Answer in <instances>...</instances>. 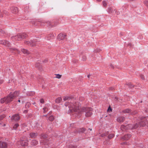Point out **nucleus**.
Here are the masks:
<instances>
[{
	"label": "nucleus",
	"instance_id": "obj_1",
	"mask_svg": "<svg viewBox=\"0 0 148 148\" xmlns=\"http://www.w3.org/2000/svg\"><path fill=\"white\" fill-rule=\"evenodd\" d=\"M63 100L64 101L68 100V101L66 102L64 104L65 106L66 107L68 106L69 109L68 111V113L70 114L74 112V111H71L69 112V111L71 110V109L72 110V108L73 110L76 109L77 107V106L79 104V103L78 102H76V101H74V99H72L68 96L64 97Z\"/></svg>",
	"mask_w": 148,
	"mask_h": 148
},
{
	"label": "nucleus",
	"instance_id": "obj_2",
	"mask_svg": "<svg viewBox=\"0 0 148 148\" xmlns=\"http://www.w3.org/2000/svg\"><path fill=\"white\" fill-rule=\"evenodd\" d=\"M77 106V107L76 109L73 110L72 108V110H71L69 111V112L73 111L74 112H77L79 114H81L82 112H85L86 113L85 115L87 117L90 116L92 114V108L84 107L81 108L80 105H79V104Z\"/></svg>",
	"mask_w": 148,
	"mask_h": 148
},
{
	"label": "nucleus",
	"instance_id": "obj_3",
	"mask_svg": "<svg viewBox=\"0 0 148 148\" xmlns=\"http://www.w3.org/2000/svg\"><path fill=\"white\" fill-rule=\"evenodd\" d=\"M19 95V92L15 91L13 92H10V94L7 97H4L1 99V103H5L7 104L12 101L13 99L18 96Z\"/></svg>",
	"mask_w": 148,
	"mask_h": 148
},
{
	"label": "nucleus",
	"instance_id": "obj_4",
	"mask_svg": "<svg viewBox=\"0 0 148 148\" xmlns=\"http://www.w3.org/2000/svg\"><path fill=\"white\" fill-rule=\"evenodd\" d=\"M27 36L25 34L19 33L17 35L12 37L11 38L13 40H20L26 38Z\"/></svg>",
	"mask_w": 148,
	"mask_h": 148
},
{
	"label": "nucleus",
	"instance_id": "obj_5",
	"mask_svg": "<svg viewBox=\"0 0 148 148\" xmlns=\"http://www.w3.org/2000/svg\"><path fill=\"white\" fill-rule=\"evenodd\" d=\"M28 140V139H27L25 136H23L22 138H21L20 140L18 141L17 144L22 146H27L28 145L27 143Z\"/></svg>",
	"mask_w": 148,
	"mask_h": 148
},
{
	"label": "nucleus",
	"instance_id": "obj_6",
	"mask_svg": "<svg viewBox=\"0 0 148 148\" xmlns=\"http://www.w3.org/2000/svg\"><path fill=\"white\" fill-rule=\"evenodd\" d=\"M41 138L42 139H44V140H41L40 141L41 144L44 145H49V143H47V140L46 138L47 137V135L45 134H42L40 136Z\"/></svg>",
	"mask_w": 148,
	"mask_h": 148
},
{
	"label": "nucleus",
	"instance_id": "obj_7",
	"mask_svg": "<svg viewBox=\"0 0 148 148\" xmlns=\"http://www.w3.org/2000/svg\"><path fill=\"white\" fill-rule=\"evenodd\" d=\"M121 128L122 130L132 129L133 128V126L131 124H128L126 125H123L121 126Z\"/></svg>",
	"mask_w": 148,
	"mask_h": 148
},
{
	"label": "nucleus",
	"instance_id": "obj_8",
	"mask_svg": "<svg viewBox=\"0 0 148 148\" xmlns=\"http://www.w3.org/2000/svg\"><path fill=\"white\" fill-rule=\"evenodd\" d=\"M132 135L130 134H127L124 136L121 137L120 139L123 140H128L131 137Z\"/></svg>",
	"mask_w": 148,
	"mask_h": 148
},
{
	"label": "nucleus",
	"instance_id": "obj_9",
	"mask_svg": "<svg viewBox=\"0 0 148 148\" xmlns=\"http://www.w3.org/2000/svg\"><path fill=\"white\" fill-rule=\"evenodd\" d=\"M0 44L4 45L8 47H10V44L9 42L5 40H0Z\"/></svg>",
	"mask_w": 148,
	"mask_h": 148
},
{
	"label": "nucleus",
	"instance_id": "obj_10",
	"mask_svg": "<svg viewBox=\"0 0 148 148\" xmlns=\"http://www.w3.org/2000/svg\"><path fill=\"white\" fill-rule=\"evenodd\" d=\"M147 122V119L146 117H144L141 119V121L139 122V124L141 126H144L145 125Z\"/></svg>",
	"mask_w": 148,
	"mask_h": 148
},
{
	"label": "nucleus",
	"instance_id": "obj_11",
	"mask_svg": "<svg viewBox=\"0 0 148 148\" xmlns=\"http://www.w3.org/2000/svg\"><path fill=\"white\" fill-rule=\"evenodd\" d=\"M20 116L18 114H16L12 115L11 117L12 121H17L19 120Z\"/></svg>",
	"mask_w": 148,
	"mask_h": 148
},
{
	"label": "nucleus",
	"instance_id": "obj_12",
	"mask_svg": "<svg viewBox=\"0 0 148 148\" xmlns=\"http://www.w3.org/2000/svg\"><path fill=\"white\" fill-rule=\"evenodd\" d=\"M122 113L124 114H131L132 115H134L136 113V112L135 111L132 112L131 110L129 109H127L123 110L122 111Z\"/></svg>",
	"mask_w": 148,
	"mask_h": 148
},
{
	"label": "nucleus",
	"instance_id": "obj_13",
	"mask_svg": "<svg viewBox=\"0 0 148 148\" xmlns=\"http://www.w3.org/2000/svg\"><path fill=\"white\" fill-rule=\"evenodd\" d=\"M25 44L30 45L31 46H34L36 44L35 40L31 41L30 42L29 41H25Z\"/></svg>",
	"mask_w": 148,
	"mask_h": 148
},
{
	"label": "nucleus",
	"instance_id": "obj_14",
	"mask_svg": "<svg viewBox=\"0 0 148 148\" xmlns=\"http://www.w3.org/2000/svg\"><path fill=\"white\" fill-rule=\"evenodd\" d=\"M7 145L6 143L4 142L0 141V148H7Z\"/></svg>",
	"mask_w": 148,
	"mask_h": 148
},
{
	"label": "nucleus",
	"instance_id": "obj_15",
	"mask_svg": "<svg viewBox=\"0 0 148 148\" xmlns=\"http://www.w3.org/2000/svg\"><path fill=\"white\" fill-rule=\"evenodd\" d=\"M125 117L122 116H119L117 119V121L119 123L123 122L125 120Z\"/></svg>",
	"mask_w": 148,
	"mask_h": 148
},
{
	"label": "nucleus",
	"instance_id": "obj_16",
	"mask_svg": "<svg viewBox=\"0 0 148 148\" xmlns=\"http://www.w3.org/2000/svg\"><path fill=\"white\" fill-rule=\"evenodd\" d=\"M65 35L62 34H60L57 36V38L59 40H62L63 39L65 38Z\"/></svg>",
	"mask_w": 148,
	"mask_h": 148
},
{
	"label": "nucleus",
	"instance_id": "obj_17",
	"mask_svg": "<svg viewBox=\"0 0 148 148\" xmlns=\"http://www.w3.org/2000/svg\"><path fill=\"white\" fill-rule=\"evenodd\" d=\"M38 135L37 133L32 132L30 133L29 136L30 138H36Z\"/></svg>",
	"mask_w": 148,
	"mask_h": 148
},
{
	"label": "nucleus",
	"instance_id": "obj_18",
	"mask_svg": "<svg viewBox=\"0 0 148 148\" xmlns=\"http://www.w3.org/2000/svg\"><path fill=\"white\" fill-rule=\"evenodd\" d=\"M38 144V141L35 140H32L30 143V144L32 146L36 145Z\"/></svg>",
	"mask_w": 148,
	"mask_h": 148
},
{
	"label": "nucleus",
	"instance_id": "obj_19",
	"mask_svg": "<svg viewBox=\"0 0 148 148\" xmlns=\"http://www.w3.org/2000/svg\"><path fill=\"white\" fill-rule=\"evenodd\" d=\"M36 67L38 68L40 70H41V69H42V65L39 62H36Z\"/></svg>",
	"mask_w": 148,
	"mask_h": 148
},
{
	"label": "nucleus",
	"instance_id": "obj_20",
	"mask_svg": "<svg viewBox=\"0 0 148 148\" xmlns=\"http://www.w3.org/2000/svg\"><path fill=\"white\" fill-rule=\"evenodd\" d=\"M35 94V92L34 91H30L27 92L26 95L27 96H31L34 95Z\"/></svg>",
	"mask_w": 148,
	"mask_h": 148
},
{
	"label": "nucleus",
	"instance_id": "obj_21",
	"mask_svg": "<svg viewBox=\"0 0 148 148\" xmlns=\"http://www.w3.org/2000/svg\"><path fill=\"white\" fill-rule=\"evenodd\" d=\"M21 51L24 54L27 55L29 53V52L26 49H22Z\"/></svg>",
	"mask_w": 148,
	"mask_h": 148
},
{
	"label": "nucleus",
	"instance_id": "obj_22",
	"mask_svg": "<svg viewBox=\"0 0 148 148\" xmlns=\"http://www.w3.org/2000/svg\"><path fill=\"white\" fill-rule=\"evenodd\" d=\"M12 10V12L13 13H16L18 12V8L17 7L13 8Z\"/></svg>",
	"mask_w": 148,
	"mask_h": 148
},
{
	"label": "nucleus",
	"instance_id": "obj_23",
	"mask_svg": "<svg viewBox=\"0 0 148 148\" xmlns=\"http://www.w3.org/2000/svg\"><path fill=\"white\" fill-rule=\"evenodd\" d=\"M62 100V99L61 97H58L55 100L56 103H60Z\"/></svg>",
	"mask_w": 148,
	"mask_h": 148
},
{
	"label": "nucleus",
	"instance_id": "obj_24",
	"mask_svg": "<svg viewBox=\"0 0 148 148\" xmlns=\"http://www.w3.org/2000/svg\"><path fill=\"white\" fill-rule=\"evenodd\" d=\"M10 49L11 50L14 51L15 53H20V51L14 48H10Z\"/></svg>",
	"mask_w": 148,
	"mask_h": 148
},
{
	"label": "nucleus",
	"instance_id": "obj_25",
	"mask_svg": "<svg viewBox=\"0 0 148 148\" xmlns=\"http://www.w3.org/2000/svg\"><path fill=\"white\" fill-rule=\"evenodd\" d=\"M41 127V125H40L38 123H37L35 126V127L36 128L37 130H39L40 128Z\"/></svg>",
	"mask_w": 148,
	"mask_h": 148
},
{
	"label": "nucleus",
	"instance_id": "obj_26",
	"mask_svg": "<svg viewBox=\"0 0 148 148\" xmlns=\"http://www.w3.org/2000/svg\"><path fill=\"white\" fill-rule=\"evenodd\" d=\"M30 103L29 102H27L26 103L25 107L26 108H29Z\"/></svg>",
	"mask_w": 148,
	"mask_h": 148
},
{
	"label": "nucleus",
	"instance_id": "obj_27",
	"mask_svg": "<svg viewBox=\"0 0 148 148\" xmlns=\"http://www.w3.org/2000/svg\"><path fill=\"white\" fill-rule=\"evenodd\" d=\"M54 118L53 115H51L49 118V120L50 121H52L54 120Z\"/></svg>",
	"mask_w": 148,
	"mask_h": 148
},
{
	"label": "nucleus",
	"instance_id": "obj_28",
	"mask_svg": "<svg viewBox=\"0 0 148 148\" xmlns=\"http://www.w3.org/2000/svg\"><path fill=\"white\" fill-rule=\"evenodd\" d=\"M19 125L18 123L15 124L13 127V128L14 130H16L17 128L18 127Z\"/></svg>",
	"mask_w": 148,
	"mask_h": 148
},
{
	"label": "nucleus",
	"instance_id": "obj_29",
	"mask_svg": "<svg viewBox=\"0 0 148 148\" xmlns=\"http://www.w3.org/2000/svg\"><path fill=\"white\" fill-rule=\"evenodd\" d=\"M114 136V134H111L108 135V138L109 139H111L113 138Z\"/></svg>",
	"mask_w": 148,
	"mask_h": 148
},
{
	"label": "nucleus",
	"instance_id": "obj_30",
	"mask_svg": "<svg viewBox=\"0 0 148 148\" xmlns=\"http://www.w3.org/2000/svg\"><path fill=\"white\" fill-rule=\"evenodd\" d=\"M108 11L109 13H113V12L111 8H109L108 9Z\"/></svg>",
	"mask_w": 148,
	"mask_h": 148
},
{
	"label": "nucleus",
	"instance_id": "obj_31",
	"mask_svg": "<svg viewBox=\"0 0 148 148\" xmlns=\"http://www.w3.org/2000/svg\"><path fill=\"white\" fill-rule=\"evenodd\" d=\"M129 143L127 142H125L121 143V144L122 145H128Z\"/></svg>",
	"mask_w": 148,
	"mask_h": 148
},
{
	"label": "nucleus",
	"instance_id": "obj_32",
	"mask_svg": "<svg viewBox=\"0 0 148 148\" xmlns=\"http://www.w3.org/2000/svg\"><path fill=\"white\" fill-rule=\"evenodd\" d=\"M133 128L136 129L139 126V124L136 123L134 124V125H133Z\"/></svg>",
	"mask_w": 148,
	"mask_h": 148
},
{
	"label": "nucleus",
	"instance_id": "obj_33",
	"mask_svg": "<svg viewBox=\"0 0 148 148\" xmlns=\"http://www.w3.org/2000/svg\"><path fill=\"white\" fill-rule=\"evenodd\" d=\"M43 112L45 113L48 110V109L47 108H43Z\"/></svg>",
	"mask_w": 148,
	"mask_h": 148
},
{
	"label": "nucleus",
	"instance_id": "obj_34",
	"mask_svg": "<svg viewBox=\"0 0 148 148\" xmlns=\"http://www.w3.org/2000/svg\"><path fill=\"white\" fill-rule=\"evenodd\" d=\"M56 75V76L55 77V78H57L58 79L60 78L62 76V75Z\"/></svg>",
	"mask_w": 148,
	"mask_h": 148
},
{
	"label": "nucleus",
	"instance_id": "obj_35",
	"mask_svg": "<svg viewBox=\"0 0 148 148\" xmlns=\"http://www.w3.org/2000/svg\"><path fill=\"white\" fill-rule=\"evenodd\" d=\"M102 3L103 6L106 7L107 6V3L105 1H103Z\"/></svg>",
	"mask_w": 148,
	"mask_h": 148
},
{
	"label": "nucleus",
	"instance_id": "obj_36",
	"mask_svg": "<svg viewBox=\"0 0 148 148\" xmlns=\"http://www.w3.org/2000/svg\"><path fill=\"white\" fill-rule=\"evenodd\" d=\"M77 147L76 146L70 145L68 148H77Z\"/></svg>",
	"mask_w": 148,
	"mask_h": 148
},
{
	"label": "nucleus",
	"instance_id": "obj_37",
	"mask_svg": "<svg viewBox=\"0 0 148 148\" xmlns=\"http://www.w3.org/2000/svg\"><path fill=\"white\" fill-rule=\"evenodd\" d=\"M86 57L85 56H83L82 57V60L83 61H85L86 60Z\"/></svg>",
	"mask_w": 148,
	"mask_h": 148
},
{
	"label": "nucleus",
	"instance_id": "obj_38",
	"mask_svg": "<svg viewBox=\"0 0 148 148\" xmlns=\"http://www.w3.org/2000/svg\"><path fill=\"white\" fill-rule=\"evenodd\" d=\"M86 130V129L85 128H81L80 129V132H84Z\"/></svg>",
	"mask_w": 148,
	"mask_h": 148
},
{
	"label": "nucleus",
	"instance_id": "obj_39",
	"mask_svg": "<svg viewBox=\"0 0 148 148\" xmlns=\"http://www.w3.org/2000/svg\"><path fill=\"white\" fill-rule=\"evenodd\" d=\"M40 102L42 104H44L45 102V101L43 99H41L40 100Z\"/></svg>",
	"mask_w": 148,
	"mask_h": 148
},
{
	"label": "nucleus",
	"instance_id": "obj_40",
	"mask_svg": "<svg viewBox=\"0 0 148 148\" xmlns=\"http://www.w3.org/2000/svg\"><path fill=\"white\" fill-rule=\"evenodd\" d=\"M144 3L148 7V1H145L144 2Z\"/></svg>",
	"mask_w": 148,
	"mask_h": 148
},
{
	"label": "nucleus",
	"instance_id": "obj_41",
	"mask_svg": "<svg viewBox=\"0 0 148 148\" xmlns=\"http://www.w3.org/2000/svg\"><path fill=\"white\" fill-rule=\"evenodd\" d=\"M113 12H115V13L117 15H118L119 14L118 12H117V10L116 9H114V11H113Z\"/></svg>",
	"mask_w": 148,
	"mask_h": 148
},
{
	"label": "nucleus",
	"instance_id": "obj_42",
	"mask_svg": "<svg viewBox=\"0 0 148 148\" xmlns=\"http://www.w3.org/2000/svg\"><path fill=\"white\" fill-rule=\"evenodd\" d=\"M140 77L142 79H145L144 75H140Z\"/></svg>",
	"mask_w": 148,
	"mask_h": 148
},
{
	"label": "nucleus",
	"instance_id": "obj_43",
	"mask_svg": "<svg viewBox=\"0 0 148 148\" xmlns=\"http://www.w3.org/2000/svg\"><path fill=\"white\" fill-rule=\"evenodd\" d=\"M4 117V116H0V120H2Z\"/></svg>",
	"mask_w": 148,
	"mask_h": 148
},
{
	"label": "nucleus",
	"instance_id": "obj_44",
	"mask_svg": "<svg viewBox=\"0 0 148 148\" xmlns=\"http://www.w3.org/2000/svg\"><path fill=\"white\" fill-rule=\"evenodd\" d=\"M108 111H111L112 110V109L110 107H109L108 109Z\"/></svg>",
	"mask_w": 148,
	"mask_h": 148
},
{
	"label": "nucleus",
	"instance_id": "obj_45",
	"mask_svg": "<svg viewBox=\"0 0 148 148\" xmlns=\"http://www.w3.org/2000/svg\"><path fill=\"white\" fill-rule=\"evenodd\" d=\"M110 66L112 68H114V66H113V64H111L110 65Z\"/></svg>",
	"mask_w": 148,
	"mask_h": 148
},
{
	"label": "nucleus",
	"instance_id": "obj_46",
	"mask_svg": "<svg viewBox=\"0 0 148 148\" xmlns=\"http://www.w3.org/2000/svg\"><path fill=\"white\" fill-rule=\"evenodd\" d=\"M3 82V81L2 80L0 79V85L1 84H2V83Z\"/></svg>",
	"mask_w": 148,
	"mask_h": 148
},
{
	"label": "nucleus",
	"instance_id": "obj_47",
	"mask_svg": "<svg viewBox=\"0 0 148 148\" xmlns=\"http://www.w3.org/2000/svg\"><path fill=\"white\" fill-rule=\"evenodd\" d=\"M27 112V110H24L23 112L25 113H26Z\"/></svg>",
	"mask_w": 148,
	"mask_h": 148
},
{
	"label": "nucleus",
	"instance_id": "obj_48",
	"mask_svg": "<svg viewBox=\"0 0 148 148\" xmlns=\"http://www.w3.org/2000/svg\"><path fill=\"white\" fill-rule=\"evenodd\" d=\"M3 13H4L5 14H7V12L6 11H5Z\"/></svg>",
	"mask_w": 148,
	"mask_h": 148
},
{
	"label": "nucleus",
	"instance_id": "obj_49",
	"mask_svg": "<svg viewBox=\"0 0 148 148\" xmlns=\"http://www.w3.org/2000/svg\"><path fill=\"white\" fill-rule=\"evenodd\" d=\"M91 75H88L87 77L88 78H89Z\"/></svg>",
	"mask_w": 148,
	"mask_h": 148
},
{
	"label": "nucleus",
	"instance_id": "obj_50",
	"mask_svg": "<svg viewBox=\"0 0 148 148\" xmlns=\"http://www.w3.org/2000/svg\"><path fill=\"white\" fill-rule=\"evenodd\" d=\"M101 0H96V1L98 2H100L101 1Z\"/></svg>",
	"mask_w": 148,
	"mask_h": 148
},
{
	"label": "nucleus",
	"instance_id": "obj_51",
	"mask_svg": "<svg viewBox=\"0 0 148 148\" xmlns=\"http://www.w3.org/2000/svg\"><path fill=\"white\" fill-rule=\"evenodd\" d=\"M110 90H112L113 89V88H112V87H110Z\"/></svg>",
	"mask_w": 148,
	"mask_h": 148
},
{
	"label": "nucleus",
	"instance_id": "obj_52",
	"mask_svg": "<svg viewBox=\"0 0 148 148\" xmlns=\"http://www.w3.org/2000/svg\"><path fill=\"white\" fill-rule=\"evenodd\" d=\"M48 115V114L44 115V116H45V117L47 116V115Z\"/></svg>",
	"mask_w": 148,
	"mask_h": 148
},
{
	"label": "nucleus",
	"instance_id": "obj_53",
	"mask_svg": "<svg viewBox=\"0 0 148 148\" xmlns=\"http://www.w3.org/2000/svg\"><path fill=\"white\" fill-rule=\"evenodd\" d=\"M18 101L19 102H21L20 100H18Z\"/></svg>",
	"mask_w": 148,
	"mask_h": 148
},
{
	"label": "nucleus",
	"instance_id": "obj_54",
	"mask_svg": "<svg viewBox=\"0 0 148 148\" xmlns=\"http://www.w3.org/2000/svg\"><path fill=\"white\" fill-rule=\"evenodd\" d=\"M89 130H90V131H91L92 130V129H90V128H89L88 129Z\"/></svg>",
	"mask_w": 148,
	"mask_h": 148
},
{
	"label": "nucleus",
	"instance_id": "obj_55",
	"mask_svg": "<svg viewBox=\"0 0 148 148\" xmlns=\"http://www.w3.org/2000/svg\"><path fill=\"white\" fill-rule=\"evenodd\" d=\"M35 103V102H34V103H33V104L34 105V104Z\"/></svg>",
	"mask_w": 148,
	"mask_h": 148
}]
</instances>
